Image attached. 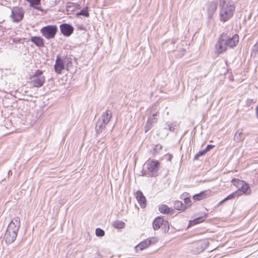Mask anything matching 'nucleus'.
I'll return each mask as SVG.
<instances>
[{
    "mask_svg": "<svg viewBox=\"0 0 258 258\" xmlns=\"http://www.w3.org/2000/svg\"><path fill=\"white\" fill-rule=\"evenodd\" d=\"M220 7V20L225 22L231 19L234 13L235 7L233 3L229 0H218Z\"/></svg>",
    "mask_w": 258,
    "mask_h": 258,
    "instance_id": "nucleus-1",
    "label": "nucleus"
},
{
    "mask_svg": "<svg viewBox=\"0 0 258 258\" xmlns=\"http://www.w3.org/2000/svg\"><path fill=\"white\" fill-rule=\"evenodd\" d=\"M20 227V219L18 217H15L9 223L4 238L7 243L11 244L14 242Z\"/></svg>",
    "mask_w": 258,
    "mask_h": 258,
    "instance_id": "nucleus-2",
    "label": "nucleus"
},
{
    "mask_svg": "<svg viewBox=\"0 0 258 258\" xmlns=\"http://www.w3.org/2000/svg\"><path fill=\"white\" fill-rule=\"evenodd\" d=\"M111 116V111L109 110H107L102 113L96 124L95 131L97 134H100L104 130L106 125L109 122Z\"/></svg>",
    "mask_w": 258,
    "mask_h": 258,
    "instance_id": "nucleus-3",
    "label": "nucleus"
},
{
    "mask_svg": "<svg viewBox=\"0 0 258 258\" xmlns=\"http://www.w3.org/2000/svg\"><path fill=\"white\" fill-rule=\"evenodd\" d=\"M40 31L45 38L50 39L54 37L57 31V28L54 25H48L42 27Z\"/></svg>",
    "mask_w": 258,
    "mask_h": 258,
    "instance_id": "nucleus-4",
    "label": "nucleus"
},
{
    "mask_svg": "<svg viewBox=\"0 0 258 258\" xmlns=\"http://www.w3.org/2000/svg\"><path fill=\"white\" fill-rule=\"evenodd\" d=\"M225 33H222L216 44V49L218 53H222L225 52L229 47L226 42Z\"/></svg>",
    "mask_w": 258,
    "mask_h": 258,
    "instance_id": "nucleus-5",
    "label": "nucleus"
},
{
    "mask_svg": "<svg viewBox=\"0 0 258 258\" xmlns=\"http://www.w3.org/2000/svg\"><path fill=\"white\" fill-rule=\"evenodd\" d=\"M158 116L159 112L158 111L149 115L145 125L146 133L149 131L152 127L153 124L157 122Z\"/></svg>",
    "mask_w": 258,
    "mask_h": 258,
    "instance_id": "nucleus-6",
    "label": "nucleus"
},
{
    "mask_svg": "<svg viewBox=\"0 0 258 258\" xmlns=\"http://www.w3.org/2000/svg\"><path fill=\"white\" fill-rule=\"evenodd\" d=\"M24 16L23 11L22 8L18 7L13 8L12 9L11 17L14 22H19L22 19Z\"/></svg>",
    "mask_w": 258,
    "mask_h": 258,
    "instance_id": "nucleus-7",
    "label": "nucleus"
},
{
    "mask_svg": "<svg viewBox=\"0 0 258 258\" xmlns=\"http://www.w3.org/2000/svg\"><path fill=\"white\" fill-rule=\"evenodd\" d=\"M66 61L61 58L59 56H57L54 64L55 72L58 74H61V72L65 69Z\"/></svg>",
    "mask_w": 258,
    "mask_h": 258,
    "instance_id": "nucleus-8",
    "label": "nucleus"
},
{
    "mask_svg": "<svg viewBox=\"0 0 258 258\" xmlns=\"http://www.w3.org/2000/svg\"><path fill=\"white\" fill-rule=\"evenodd\" d=\"M146 165L149 171L154 175L159 169L160 163L157 160H153L147 162Z\"/></svg>",
    "mask_w": 258,
    "mask_h": 258,
    "instance_id": "nucleus-9",
    "label": "nucleus"
},
{
    "mask_svg": "<svg viewBox=\"0 0 258 258\" xmlns=\"http://www.w3.org/2000/svg\"><path fill=\"white\" fill-rule=\"evenodd\" d=\"M243 184H241L239 188L234 192H237L236 197L242 195V194L246 195H249L251 193V189L248 184L245 181H243Z\"/></svg>",
    "mask_w": 258,
    "mask_h": 258,
    "instance_id": "nucleus-10",
    "label": "nucleus"
},
{
    "mask_svg": "<svg viewBox=\"0 0 258 258\" xmlns=\"http://www.w3.org/2000/svg\"><path fill=\"white\" fill-rule=\"evenodd\" d=\"M136 198L142 208H145L147 206L145 197L141 190H138L136 193Z\"/></svg>",
    "mask_w": 258,
    "mask_h": 258,
    "instance_id": "nucleus-11",
    "label": "nucleus"
},
{
    "mask_svg": "<svg viewBox=\"0 0 258 258\" xmlns=\"http://www.w3.org/2000/svg\"><path fill=\"white\" fill-rule=\"evenodd\" d=\"M61 32L66 36H70L74 31V28L69 24H63L60 25Z\"/></svg>",
    "mask_w": 258,
    "mask_h": 258,
    "instance_id": "nucleus-12",
    "label": "nucleus"
},
{
    "mask_svg": "<svg viewBox=\"0 0 258 258\" xmlns=\"http://www.w3.org/2000/svg\"><path fill=\"white\" fill-rule=\"evenodd\" d=\"M227 44L229 48L235 47L238 42L239 36L237 34L234 35L232 37L229 38L226 34H225Z\"/></svg>",
    "mask_w": 258,
    "mask_h": 258,
    "instance_id": "nucleus-13",
    "label": "nucleus"
},
{
    "mask_svg": "<svg viewBox=\"0 0 258 258\" xmlns=\"http://www.w3.org/2000/svg\"><path fill=\"white\" fill-rule=\"evenodd\" d=\"M162 225L165 226L168 225V222L164 220L162 218L158 217L154 220L153 223V227L155 230H156L159 229Z\"/></svg>",
    "mask_w": 258,
    "mask_h": 258,
    "instance_id": "nucleus-14",
    "label": "nucleus"
},
{
    "mask_svg": "<svg viewBox=\"0 0 258 258\" xmlns=\"http://www.w3.org/2000/svg\"><path fill=\"white\" fill-rule=\"evenodd\" d=\"M45 81L44 77H32L31 83L34 87H40L43 86Z\"/></svg>",
    "mask_w": 258,
    "mask_h": 258,
    "instance_id": "nucleus-15",
    "label": "nucleus"
},
{
    "mask_svg": "<svg viewBox=\"0 0 258 258\" xmlns=\"http://www.w3.org/2000/svg\"><path fill=\"white\" fill-rule=\"evenodd\" d=\"M210 191L205 190L201 192L200 194H197L193 196V199L195 201H200L210 196Z\"/></svg>",
    "mask_w": 258,
    "mask_h": 258,
    "instance_id": "nucleus-16",
    "label": "nucleus"
},
{
    "mask_svg": "<svg viewBox=\"0 0 258 258\" xmlns=\"http://www.w3.org/2000/svg\"><path fill=\"white\" fill-rule=\"evenodd\" d=\"M31 42L39 47H43L44 45V40L40 37L33 36L30 38Z\"/></svg>",
    "mask_w": 258,
    "mask_h": 258,
    "instance_id": "nucleus-17",
    "label": "nucleus"
},
{
    "mask_svg": "<svg viewBox=\"0 0 258 258\" xmlns=\"http://www.w3.org/2000/svg\"><path fill=\"white\" fill-rule=\"evenodd\" d=\"M152 238L147 239L139 243L136 247L137 250H138L139 249L142 250L148 247L152 243Z\"/></svg>",
    "mask_w": 258,
    "mask_h": 258,
    "instance_id": "nucleus-18",
    "label": "nucleus"
},
{
    "mask_svg": "<svg viewBox=\"0 0 258 258\" xmlns=\"http://www.w3.org/2000/svg\"><path fill=\"white\" fill-rule=\"evenodd\" d=\"M245 136L242 133V129L237 130L234 136V140L236 142H240L244 140Z\"/></svg>",
    "mask_w": 258,
    "mask_h": 258,
    "instance_id": "nucleus-19",
    "label": "nucleus"
},
{
    "mask_svg": "<svg viewBox=\"0 0 258 258\" xmlns=\"http://www.w3.org/2000/svg\"><path fill=\"white\" fill-rule=\"evenodd\" d=\"M160 212L163 214H172L173 213V210L169 208L166 205H161L159 208Z\"/></svg>",
    "mask_w": 258,
    "mask_h": 258,
    "instance_id": "nucleus-20",
    "label": "nucleus"
},
{
    "mask_svg": "<svg viewBox=\"0 0 258 258\" xmlns=\"http://www.w3.org/2000/svg\"><path fill=\"white\" fill-rule=\"evenodd\" d=\"M177 127L176 122H166L164 125V129L170 132H173Z\"/></svg>",
    "mask_w": 258,
    "mask_h": 258,
    "instance_id": "nucleus-21",
    "label": "nucleus"
},
{
    "mask_svg": "<svg viewBox=\"0 0 258 258\" xmlns=\"http://www.w3.org/2000/svg\"><path fill=\"white\" fill-rule=\"evenodd\" d=\"M217 8V4L215 2H211L208 4V11L209 15H213Z\"/></svg>",
    "mask_w": 258,
    "mask_h": 258,
    "instance_id": "nucleus-22",
    "label": "nucleus"
},
{
    "mask_svg": "<svg viewBox=\"0 0 258 258\" xmlns=\"http://www.w3.org/2000/svg\"><path fill=\"white\" fill-rule=\"evenodd\" d=\"M174 207L178 210H184L185 209V207L183 203L179 201H176L174 203Z\"/></svg>",
    "mask_w": 258,
    "mask_h": 258,
    "instance_id": "nucleus-23",
    "label": "nucleus"
},
{
    "mask_svg": "<svg viewBox=\"0 0 258 258\" xmlns=\"http://www.w3.org/2000/svg\"><path fill=\"white\" fill-rule=\"evenodd\" d=\"M237 194V192L232 193L231 194H230V195L227 196L226 198H225L224 200L220 201V203H219V205H221L223 204L224 202H225L226 201H227L229 200L234 199V198H235L236 197Z\"/></svg>",
    "mask_w": 258,
    "mask_h": 258,
    "instance_id": "nucleus-24",
    "label": "nucleus"
},
{
    "mask_svg": "<svg viewBox=\"0 0 258 258\" xmlns=\"http://www.w3.org/2000/svg\"><path fill=\"white\" fill-rule=\"evenodd\" d=\"M113 225L116 228L122 229L125 227V224L121 221L116 220L114 222Z\"/></svg>",
    "mask_w": 258,
    "mask_h": 258,
    "instance_id": "nucleus-25",
    "label": "nucleus"
},
{
    "mask_svg": "<svg viewBox=\"0 0 258 258\" xmlns=\"http://www.w3.org/2000/svg\"><path fill=\"white\" fill-rule=\"evenodd\" d=\"M204 218L203 217H198L197 218H196L192 221H190L189 222V225L190 226H193L197 224L201 223L204 221Z\"/></svg>",
    "mask_w": 258,
    "mask_h": 258,
    "instance_id": "nucleus-26",
    "label": "nucleus"
},
{
    "mask_svg": "<svg viewBox=\"0 0 258 258\" xmlns=\"http://www.w3.org/2000/svg\"><path fill=\"white\" fill-rule=\"evenodd\" d=\"M244 181L243 180H239V179H235V178H233L232 180H231V182L232 183H233V184L236 186L238 188V189L239 188V187H240L241 185L243 184V182Z\"/></svg>",
    "mask_w": 258,
    "mask_h": 258,
    "instance_id": "nucleus-27",
    "label": "nucleus"
},
{
    "mask_svg": "<svg viewBox=\"0 0 258 258\" xmlns=\"http://www.w3.org/2000/svg\"><path fill=\"white\" fill-rule=\"evenodd\" d=\"M95 233L96 236L98 237L103 236L105 234L104 230L99 228H98L96 229Z\"/></svg>",
    "mask_w": 258,
    "mask_h": 258,
    "instance_id": "nucleus-28",
    "label": "nucleus"
},
{
    "mask_svg": "<svg viewBox=\"0 0 258 258\" xmlns=\"http://www.w3.org/2000/svg\"><path fill=\"white\" fill-rule=\"evenodd\" d=\"M78 15H83L86 17H88L89 16V13L87 10V8L82 9L80 13H78Z\"/></svg>",
    "mask_w": 258,
    "mask_h": 258,
    "instance_id": "nucleus-29",
    "label": "nucleus"
},
{
    "mask_svg": "<svg viewBox=\"0 0 258 258\" xmlns=\"http://www.w3.org/2000/svg\"><path fill=\"white\" fill-rule=\"evenodd\" d=\"M43 74V72L41 70H37L32 76V77L37 78V77H42V75Z\"/></svg>",
    "mask_w": 258,
    "mask_h": 258,
    "instance_id": "nucleus-30",
    "label": "nucleus"
},
{
    "mask_svg": "<svg viewBox=\"0 0 258 258\" xmlns=\"http://www.w3.org/2000/svg\"><path fill=\"white\" fill-rule=\"evenodd\" d=\"M201 248L200 251H203L208 245V242L207 241H202L200 243Z\"/></svg>",
    "mask_w": 258,
    "mask_h": 258,
    "instance_id": "nucleus-31",
    "label": "nucleus"
},
{
    "mask_svg": "<svg viewBox=\"0 0 258 258\" xmlns=\"http://www.w3.org/2000/svg\"><path fill=\"white\" fill-rule=\"evenodd\" d=\"M256 102V100L252 99H248L246 101V104L248 106H250L251 104H254Z\"/></svg>",
    "mask_w": 258,
    "mask_h": 258,
    "instance_id": "nucleus-32",
    "label": "nucleus"
},
{
    "mask_svg": "<svg viewBox=\"0 0 258 258\" xmlns=\"http://www.w3.org/2000/svg\"><path fill=\"white\" fill-rule=\"evenodd\" d=\"M214 147V145H208L207 147L206 148V149H205V150L206 151V152H208L209 151H210L211 149H212V148H213Z\"/></svg>",
    "mask_w": 258,
    "mask_h": 258,
    "instance_id": "nucleus-33",
    "label": "nucleus"
},
{
    "mask_svg": "<svg viewBox=\"0 0 258 258\" xmlns=\"http://www.w3.org/2000/svg\"><path fill=\"white\" fill-rule=\"evenodd\" d=\"M184 201L185 204H186V205H189L191 203V200L189 198H184Z\"/></svg>",
    "mask_w": 258,
    "mask_h": 258,
    "instance_id": "nucleus-34",
    "label": "nucleus"
},
{
    "mask_svg": "<svg viewBox=\"0 0 258 258\" xmlns=\"http://www.w3.org/2000/svg\"><path fill=\"white\" fill-rule=\"evenodd\" d=\"M253 50L254 51H258V42H257L253 47Z\"/></svg>",
    "mask_w": 258,
    "mask_h": 258,
    "instance_id": "nucleus-35",
    "label": "nucleus"
},
{
    "mask_svg": "<svg viewBox=\"0 0 258 258\" xmlns=\"http://www.w3.org/2000/svg\"><path fill=\"white\" fill-rule=\"evenodd\" d=\"M206 153H207L206 151L205 150H204L203 151H200L198 153V154L200 155V156H201L204 155Z\"/></svg>",
    "mask_w": 258,
    "mask_h": 258,
    "instance_id": "nucleus-36",
    "label": "nucleus"
},
{
    "mask_svg": "<svg viewBox=\"0 0 258 258\" xmlns=\"http://www.w3.org/2000/svg\"><path fill=\"white\" fill-rule=\"evenodd\" d=\"M199 157H200V155H199V154H198V153H197V154L195 155V157H194V159H195V160H197V159H198V158H199Z\"/></svg>",
    "mask_w": 258,
    "mask_h": 258,
    "instance_id": "nucleus-37",
    "label": "nucleus"
}]
</instances>
